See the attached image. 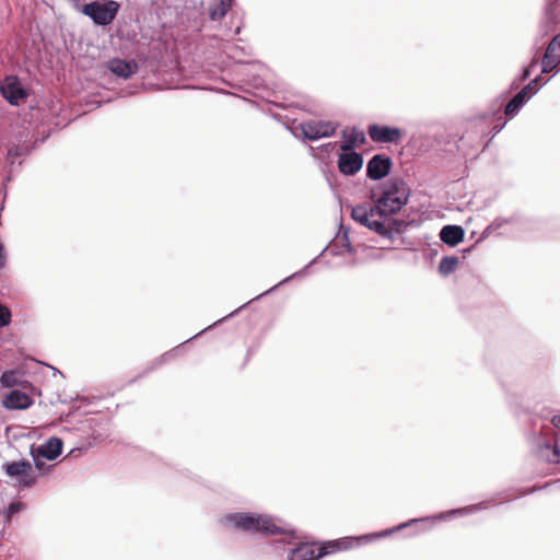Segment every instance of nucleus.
Listing matches in <instances>:
<instances>
[{
	"mask_svg": "<svg viewBox=\"0 0 560 560\" xmlns=\"http://www.w3.org/2000/svg\"><path fill=\"white\" fill-rule=\"evenodd\" d=\"M37 457H43L48 460L56 459L62 451V441L59 438L52 436L46 441L43 445L34 448Z\"/></svg>",
	"mask_w": 560,
	"mask_h": 560,
	"instance_id": "obj_14",
	"label": "nucleus"
},
{
	"mask_svg": "<svg viewBox=\"0 0 560 560\" xmlns=\"http://www.w3.org/2000/svg\"><path fill=\"white\" fill-rule=\"evenodd\" d=\"M3 264H4L3 246L0 243V268L3 266Z\"/></svg>",
	"mask_w": 560,
	"mask_h": 560,
	"instance_id": "obj_34",
	"label": "nucleus"
},
{
	"mask_svg": "<svg viewBox=\"0 0 560 560\" xmlns=\"http://www.w3.org/2000/svg\"><path fill=\"white\" fill-rule=\"evenodd\" d=\"M528 88H523L520 92H517L512 100L505 106V115L509 117H513L518 110L525 105V103L529 100L527 94Z\"/></svg>",
	"mask_w": 560,
	"mask_h": 560,
	"instance_id": "obj_17",
	"label": "nucleus"
},
{
	"mask_svg": "<svg viewBox=\"0 0 560 560\" xmlns=\"http://www.w3.org/2000/svg\"><path fill=\"white\" fill-rule=\"evenodd\" d=\"M392 164L389 156L375 154L366 164V175L370 179L380 180L389 174Z\"/></svg>",
	"mask_w": 560,
	"mask_h": 560,
	"instance_id": "obj_9",
	"label": "nucleus"
},
{
	"mask_svg": "<svg viewBox=\"0 0 560 560\" xmlns=\"http://www.w3.org/2000/svg\"><path fill=\"white\" fill-rule=\"evenodd\" d=\"M510 220L509 219H495L488 228L486 231H490V230H498L500 229L503 224L505 223H509Z\"/></svg>",
	"mask_w": 560,
	"mask_h": 560,
	"instance_id": "obj_28",
	"label": "nucleus"
},
{
	"mask_svg": "<svg viewBox=\"0 0 560 560\" xmlns=\"http://www.w3.org/2000/svg\"><path fill=\"white\" fill-rule=\"evenodd\" d=\"M559 0H546V13L552 15L556 11Z\"/></svg>",
	"mask_w": 560,
	"mask_h": 560,
	"instance_id": "obj_29",
	"label": "nucleus"
},
{
	"mask_svg": "<svg viewBox=\"0 0 560 560\" xmlns=\"http://www.w3.org/2000/svg\"><path fill=\"white\" fill-rule=\"evenodd\" d=\"M464 229L459 225H445L440 232V238L443 243L455 246L464 238Z\"/></svg>",
	"mask_w": 560,
	"mask_h": 560,
	"instance_id": "obj_15",
	"label": "nucleus"
},
{
	"mask_svg": "<svg viewBox=\"0 0 560 560\" xmlns=\"http://www.w3.org/2000/svg\"><path fill=\"white\" fill-rule=\"evenodd\" d=\"M31 455L34 459V463H35V466L38 468V469H42L43 467V463H42V458L43 457H37V454H35V451H34V447H32V451H31Z\"/></svg>",
	"mask_w": 560,
	"mask_h": 560,
	"instance_id": "obj_31",
	"label": "nucleus"
},
{
	"mask_svg": "<svg viewBox=\"0 0 560 560\" xmlns=\"http://www.w3.org/2000/svg\"><path fill=\"white\" fill-rule=\"evenodd\" d=\"M540 77H536L535 79H533L525 88H528L527 90V94H528V98H530L534 94H536V92L538 91L539 89V84H540Z\"/></svg>",
	"mask_w": 560,
	"mask_h": 560,
	"instance_id": "obj_24",
	"label": "nucleus"
},
{
	"mask_svg": "<svg viewBox=\"0 0 560 560\" xmlns=\"http://www.w3.org/2000/svg\"><path fill=\"white\" fill-rule=\"evenodd\" d=\"M3 469L7 476L16 480L19 487L30 488L36 481L32 464L28 460L7 463Z\"/></svg>",
	"mask_w": 560,
	"mask_h": 560,
	"instance_id": "obj_5",
	"label": "nucleus"
},
{
	"mask_svg": "<svg viewBox=\"0 0 560 560\" xmlns=\"http://www.w3.org/2000/svg\"><path fill=\"white\" fill-rule=\"evenodd\" d=\"M235 528L247 533H261L265 535L292 534V530L269 515L253 513H233L224 517Z\"/></svg>",
	"mask_w": 560,
	"mask_h": 560,
	"instance_id": "obj_2",
	"label": "nucleus"
},
{
	"mask_svg": "<svg viewBox=\"0 0 560 560\" xmlns=\"http://www.w3.org/2000/svg\"><path fill=\"white\" fill-rule=\"evenodd\" d=\"M368 133L377 143H398L402 138L401 129L376 124L369 126Z\"/></svg>",
	"mask_w": 560,
	"mask_h": 560,
	"instance_id": "obj_8",
	"label": "nucleus"
},
{
	"mask_svg": "<svg viewBox=\"0 0 560 560\" xmlns=\"http://www.w3.org/2000/svg\"><path fill=\"white\" fill-rule=\"evenodd\" d=\"M416 522H417V520H412V521H410L409 523H405V524L399 525V526H398V527H396L394 530H399V529H401V528H404V527L408 526L410 523H416Z\"/></svg>",
	"mask_w": 560,
	"mask_h": 560,
	"instance_id": "obj_38",
	"label": "nucleus"
},
{
	"mask_svg": "<svg viewBox=\"0 0 560 560\" xmlns=\"http://www.w3.org/2000/svg\"><path fill=\"white\" fill-rule=\"evenodd\" d=\"M409 195L410 189L404 179L390 178L384 184L381 196L373 203L353 207L351 217L380 236L392 238L407 226L402 220L395 219L394 214L407 203Z\"/></svg>",
	"mask_w": 560,
	"mask_h": 560,
	"instance_id": "obj_1",
	"label": "nucleus"
},
{
	"mask_svg": "<svg viewBox=\"0 0 560 560\" xmlns=\"http://www.w3.org/2000/svg\"><path fill=\"white\" fill-rule=\"evenodd\" d=\"M0 92L11 105H19L28 95L16 75H7L0 84Z\"/></svg>",
	"mask_w": 560,
	"mask_h": 560,
	"instance_id": "obj_6",
	"label": "nucleus"
},
{
	"mask_svg": "<svg viewBox=\"0 0 560 560\" xmlns=\"http://www.w3.org/2000/svg\"><path fill=\"white\" fill-rule=\"evenodd\" d=\"M363 165V156L354 151H345L338 158V168L345 175L357 174Z\"/></svg>",
	"mask_w": 560,
	"mask_h": 560,
	"instance_id": "obj_11",
	"label": "nucleus"
},
{
	"mask_svg": "<svg viewBox=\"0 0 560 560\" xmlns=\"http://www.w3.org/2000/svg\"><path fill=\"white\" fill-rule=\"evenodd\" d=\"M337 125L331 121L310 120L301 124V131L308 140L327 138L335 133Z\"/></svg>",
	"mask_w": 560,
	"mask_h": 560,
	"instance_id": "obj_7",
	"label": "nucleus"
},
{
	"mask_svg": "<svg viewBox=\"0 0 560 560\" xmlns=\"http://www.w3.org/2000/svg\"><path fill=\"white\" fill-rule=\"evenodd\" d=\"M269 293V290H266L265 292H262V295H266Z\"/></svg>",
	"mask_w": 560,
	"mask_h": 560,
	"instance_id": "obj_43",
	"label": "nucleus"
},
{
	"mask_svg": "<svg viewBox=\"0 0 560 560\" xmlns=\"http://www.w3.org/2000/svg\"><path fill=\"white\" fill-rule=\"evenodd\" d=\"M555 483H560V479H558Z\"/></svg>",
	"mask_w": 560,
	"mask_h": 560,
	"instance_id": "obj_45",
	"label": "nucleus"
},
{
	"mask_svg": "<svg viewBox=\"0 0 560 560\" xmlns=\"http://www.w3.org/2000/svg\"><path fill=\"white\" fill-rule=\"evenodd\" d=\"M11 319V313L5 306L0 304V327L9 325Z\"/></svg>",
	"mask_w": 560,
	"mask_h": 560,
	"instance_id": "obj_25",
	"label": "nucleus"
},
{
	"mask_svg": "<svg viewBox=\"0 0 560 560\" xmlns=\"http://www.w3.org/2000/svg\"><path fill=\"white\" fill-rule=\"evenodd\" d=\"M445 517H446L445 514H441V515L438 516V518H440V520H444Z\"/></svg>",
	"mask_w": 560,
	"mask_h": 560,
	"instance_id": "obj_40",
	"label": "nucleus"
},
{
	"mask_svg": "<svg viewBox=\"0 0 560 560\" xmlns=\"http://www.w3.org/2000/svg\"><path fill=\"white\" fill-rule=\"evenodd\" d=\"M538 63H539V58L535 56L532 59L530 63L523 69L522 74L513 81V86H518L520 83L525 81L529 77L530 70L533 68H535Z\"/></svg>",
	"mask_w": 560,
	"mask_h": 560,
	"instance_id": "obj_23",
	"label": "nucleus"
},
{
	"mask_svg": "<svg viewBox=\"0 0 560 560\" xmlns=\"http://www.w3.org/2000/svg\"><path fill=\"white\" fill-rule=\"evenodd\" d=\"M310 149H311L313 155L315 158H318L323 152H329V150L332 149V143H326V144H323V145L317 147V148L311 147Z\"/></svg>",
	"mask_w": 560,
	"mask_h": 560,
	"instance_id": "obj_27",
	"label": "nucleus"
},
{
	"mask_svg": "<svg viewBox=\"0 0 560 560\" xmlns=\"http://www.w3.org/2000/svg\"><path fill=\"white\" fill-rule=\"evenodd\" d=\"M19 377L20 375L16 371H4L0 377V383L3 387L11 388L20 384Z\"/></svg>",
	"mask_w": 560,
	"mask_h": 560,
	"instance_id": "obj_22",
	"label": "nucleus"
},
{
	"mask_svg": "<svg viewBox=\"0 0 560 560\" xmlns=\"http://www.w3.org/2000/svg\"><path fill=\"white\" fill-rule=\"evenodd\" d=\"M555 427L560 428V416L552 419ZM560 439L557 438L555 445H550L547 442L539 443L537 450V456L549 463H560Z\"/></svg>",
	"mask_w": 560,
	"mask_h": 560,
	"instance_id": "obj_12",
	"label": "nucleus"
},
{
	"mask_svg": "<svg viewBox=\"0 0 560 560\" xmlns=\"http://www.w3.org/2000/svg\"><path fill=\"white\" fill-rule=\"evenodd\" d=\"M174 354L173 352H167L165 354H163L160 360H159V364H161L162 362L166 361L167 359L172 358Z\"/></svg>",
	"mask_w": 560,
	"mask_h": 560,
	"instance_id": "obj_33",
	"label": "nucleus"
},
{
	"mask_svg": "<svg viewBox=\"0 0 560 560\" xmlns=\"http://www.w3.org/2000/svg\"><path fill=\"white\" fill-rule=\"evenodd\" d=\"M21 155V149L19 147H12L8 151V158L13 162L15 158Z\"/></svg>",
	"mask_w": 560,
	"mask_h": 560,
	"instance_id": "obj_30",
	"label": "nucleus"
},
{
	"mask_svg": "<svg viewBox=\"0 0 560 560\" xmlns=\"http://www.w3.org/2000/svg\"><path fill=\"white\" fill-rule=\"evenodd\" d=\"M337 243L342 248L343 252L352 254L353 253V246L352 242L350 240V228H347L345 225H340L339 232L337 234Z\"/></svg>",
	"mask_w": 560,
	"mask_h": 560,
	"instance_id": "obj_20",
	"label": "nucleus"
},
{
	"mask_svg": "<svg viewBox=\"0 0 560 560\" xmlns=\"http://www.w3.org/2000/svg\"><path fill=\"white\" fill-rule=\"evenodd\" d=\"M234 0H219L209 7V18L211 21H221L231 9Z\"/></svg>",
	"mask_w": 560,
	"mask_h": 560,
	"instance_id": "obj_18",
	"label": "nucleus"
},
{
	"mask_svg": "<svg viewBox=\"0 0 560 560\" xmlns=\"http://www.w3.org/2000/svg\"><path fill=\"white\" fill-rule=\"evenodd\" d=\"M351 546L352 541L349 538L329 541L320 548H316L314 545L307 542L300 544L291 550L290 560H318L338 550H347L351 548Z\"/></svg>",
	"mask_w": 560,
	"mask_h": 560,
	"instance_id": "obj_3",
	"label": "nucleus"
},
{
	"mask_svg": "<svg viewBox=\"0 0 560 560\" xmlns=\"http://www.w3.org/2000/svg\"><path fill=\"white\" fill-rule=\"evenodd\" d=\"M560 65V34L548 44L541 59V72L549 73Z\"/></svg>",
	"mask_w": 560,
	"mask_h": 560,
	"instance_id": "obj_10",
	"label": "nucleus"
},
{
	"mask_svg": "<svg viewBox=\"0 0 560 560\" xmlns=\"http://www.w3.org/2000/svg\"><path fill=\"white\" fill-rule=\"evenodd\" d=\"M269 293V290H266L265 292H262V295H266Z\"/></svg>",
	"mask_w": 560,
	"mask_h": 560,
	"instance_id": "obj_41",
	"label": "nucleus"
},
{
	"mask_svg": "<svg viewBox=\"0 0 560 560\" xmlns=\"http://www.w3.org/2000/svg\"><path fill=\"white\" fill-rule=\"evenodd\" d=\"M390 532L392 530H385V532H382V533L373 534L371 536H363V537H361V539H369L371 537H383V536L388 535Z\"/></svg>",
	"mask_w": 560,
	"mask_h": 560,
	"instance_id": "obj_32",
	"label": "nucleus"
},
{
	"mask_svg": "<svg viewBox=\"0 0 560 560\" xmlns=\"http://www.w3.org/2000/svg\"><path fill=\"white\" fill-rule=\"evenodd\" d=\"M325 249L319 254V256H317L316 258H314L307 266H305L304 270L307 269L311 265H314L316 264V261L318 260V258L324 254Z\"/></svg>",
	"mask_w": 560,
	"mask_h": 560,
	"instance_id": "obj_36",
	"label": "nucleus"
},
{
	"mask_svg": "<svg viewBox=\"0 0 560 560\" xmlns=\"http://www.w3.org/2000/svg\"><path fill=\"white\" fill-rule=\"evenodd\" d=\"M2 404H3L4 408H7V409L16 410V409L28 408L33 404V400L27 394H25L21 390L14 389V390H11L3 398Z\"/></svg>",
	"mask_w": 560,
	"mask_h": 560,
	"instance_id": "obj_13",
	"label": "nucleus"
},
{
	"mask_svg": "<svg viewBox=\"0 0 560 560\" xmlns=\"http://www.w3.org/2000/svg\"><path fill=\"white\" fill-rule=\"evenodd\" d=\"M343 141L340 144V149L342 151H351L357 142H363L364 141V135L363 132H359L357 130H352L350 133H347L346 131L342 132Z\"/></svg>",
	"mask_w": 560,
	"mask_h": 560,
	"instance_id": "obj_19",
	"label": "nucleus"
},
{
	"mask_svg": "<svg viewBox=\"0 0 560 560\" xmlns=\"http://www.w3.org/2000/svg\"><path fill=\"white\" fill-rule=\"evenodd\" d=\"M480 505H471L464 509H457L448 512V515H464L480 510Z\"/></svg>",
	"mask_w": 560,
	"mask_h": 560,
	"instance_id": "obj_26",
	"label": "nucleus"
},
{
	"mask_svg": "<svg viewBox=\"0 0 560 560\" xmlns=\"http://www.w3.org/2000/svg\"><path fill=\"white\" fill-rule=\"evenodd\" d=\"M504 125H505V122H502V124H500V125H495V126L492 128L493 132H494V133L500 132V131H501V129L504 127Z\"/></svg>",
	"mask_w": 560,
	"mask_h": 560,
	"instance_id": "obj_35",
	"label": "nucleus"
},
{
	"mask_svg": "<svg viewBox=\"0 0 560 560\" xmlns=\"http://www.w3.org/2000/svg\"><path fill=\"white\" fill-rule=\"evenodd\" d=\"M238 33H240V27H237V28L235 30V34H238Z\"/></svg>",
	"mask_w": 560,
	"mask_h": 560,
	"instance_id": "obj_44",
	"label": "nucleus"
},
{
	"mask_svg": "<svg viewBox=\"0 0 560 560\" xmlns=\"http://www.w3.org/2000/svg\"><path fill=\"white\" fill-rule=\"evenodd\" d=\"M18 510L16 504L12 503L9 506V513L13 514Z\"/></svg>",
	"mask_w": 560,
	"mask_h": 560,
	"instance_id": "obj_39",
	"label": "nucleus"
},
{
	"mask_svg": "<svg viewBox=\"0 0 560 560\" xmlns=\"http://www.w3.org/2000/svg\"><path fill=\"white\" fill-rule=\"evenodd\" d=\"M269 293V290H266L265 292H262V295H266Z\"/></svg>",
	"mask_w": 560,
	"mask_h": 560,
	"instance_id": "obj_42",
	"label": "nucleus"
},
{
	"mask_svg": "<svg viewBox=\"0 0 560 560\" xmlns=\"http://www.w3.org/2000/svg\"><path fill=\"white\" fill-rule=\"evenodd\" d=\"M303 272H304V270H302L300 272H296V273H293L292 276H290V277L285 278L283 281H281L280 284L284 283V282H288L291 278H294V277H296V276H299V275H301Z\"/></svg>",
	"mask_w": 560,
	"mask_h": 560,
	"instance_id": "obj_37",
	"label": "nucleus"
},
{
	"mask_svg": "<svg viewBox=\"0 0 560 560\" xmlns=\"http://www.w3.org/2000/svg\"><path fill=\"white\" fill-rule=\"evenodd\" d=\"M457 265H458V258L455 257V256H445L441 259L440 264H439V271L444 275V276H447L452 272H454L457 268Z\"/></svg>",
	"mask_w": 560,
	"mask_h": 560,
	"instance_id": "obj_21",
	"label": "nucleus"
},
{
	"mask_svg": "<svg viewBox=\"0 0 560 560\" xmlns=\"http://www.w3.org/2000/svg\"><path fill=\"white\" fill-rule=\"evenodd\" d=\"M109 69L117 77L127 79L136 72L137 65L122 59H113L109 62Z\"/></svg>",
	"mask_w": 560,
	"mask_h": 560,
	"instance_id": "obj_16",
	"label": "nucleus"
},
{
	"mask_svg": "<svg viewBox=\"0 0 560 560\" xmlns=\"http://www.w3.org/2000/svg\"><path fill=\"white\" fill-rule=\"evenodd\" d=\"M119 8L118 2L105 0L104 2L92 1L86 3L80 11L89 16L96 25L106 26L115 20Z\"/></svg>",
	"mask_w": 560,
	"mask_h": 560,
	"instance_id": "obj_4",
	"label": "nucleus"
}]
</instances>
